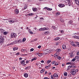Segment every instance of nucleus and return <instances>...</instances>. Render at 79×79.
<instances>
[{
  "mask_svg": "<svg viewBox=\"0 0 79 79\" xmlns=\"http://www.w3.org/2000/svg\"><path fill=\"white\" fill-rule=\"evenodd\" d=\"M10 35L11 38H16V36H17L16 34L14 33H11L10 34Z\"/></svg>",
  "mask_w": 79,
  "mask_h": 79,
  "instance_id": "nucleus-1",
  "label": "nucleus"
},
{
  "mask_svg": "<svg viewBox=\"0 0 79 79\" xmlns=\"http://www.w3.org/2000/svg\"><path fill=\"white\" fill-rule=\"evenodd\" d=\"M70 73H71L72 75H75L76 74V72L75 71V69H71V71Z\"/></svg>",
  "mask_w": 79,
  "mask_h": 79,
  "instance_id": "nucleus-2",
  "label": "nucleus"
},
{
  "mask_svg": "<svg viewBox=\"0 0 79 79\" xmlns=\"http://www.w3.org/2000/svg\"><path fill=\"white\" fill-rule=\"evenodd\" d=\"M5 39L2 36H0V44H3Z\"/></svg>",
  "mask_w": 79,
  "mask_h": 79,
  "instance_id": "nucleus-3",
  "label": "nucleus"
},
{
  "mask_svg": "<svg viewBox=\"0 0 79 79\" xmlns=\"http://www.w3.org/2000/svg\"><path fill=\"white\" fill-rule=\"evenodd\" d=\"M69 55L71 58H73V57H74V52H72L71 53H69Z\"/></svg>",
  "mask_w": 79,
  "mask_h": 79,
  "instance_id": "nucleus-4",
  "label": "nucleus"
},
{
  "mask_svg": "<svg viewBox=\"0 0 79 79\" xmlns=\"http://www.w3.org/2000/svg\"><path fill=\"white\" fill-rule=\"evenodd\" d=\"M70 43L71 44L73 45V46H74V47H76V45L74 44V42L73 41H71L70 42Z\"/></svg>",
  "mask_w": 79,
  "mask_h": 79,
  "instance_id": "nucleus-5",
  "label": "nucleus"
},
{
  "mask_svg": "<svg viewBox=\"0 0 79 79\" xmlns=\"http://www.w3.org/2000/svg\"><path fill=\"white\" fill-rule=\"evenodd\" d=\"M59 6V7H64V4H59V5H58Z\"/></svg>",
  "mask_w": 79,
  "mask_h": 79,
  "instance_id": "nucleus-6",
  "label": "nucleus"
},
{
  "mask_svg": "<svg viewBox=\"0 0 79 79\" xmlns=\"http://www.w3.org/2000/svg\"><path fill=\"white\" fill-rule=\"evenodd\" d=\"M15 14H18L19 13V10L18 9L15 10Z\"/></svg>",
  "mask_w": 79,
  "mask_h": 79,
  "instance_id": "nucleus-7",
  "label": "nucleus"
},
{
  "mask_svg": "<svg viewBox=\"0 0 79 79\" xmlns=\"http://www.w3.org/2000/svg\"><path fill=\"white\" fill-rule=\"evenodd\" d=\"M37 60V57H35L31 59V62H32L33 61H34L35 60Z\"/></svg>",
  "mask_w": 79,
  "mask_h": 79,
  "instance_id": "nucleus-8",
  "label": "nucleus"
},
{
  "mask_svg": "<svg viewBox=\"0 0 79 79\" xmlns=\"http://www.w3.org/2000/svg\"><path fill=\"white\" fill-rule=\"evenodd\" d=\"M18 49V48L17 47L16 48V47H14L13 48V50L14 51H15V50H17Z\"/></svg>",
  "mask_w": 79,
  "mask_h": 79,
  "instance_id": "nucleus-9",
  "label": "nucleus"
},
{
  "mask_svg": "<svg viewBox=\"0 0 79 79\" xmlns=\"http://www.w3.org/2000/svg\"><path fill=\"white\" fill-rule=\"evenodd\" d=\"M75 2H76V3L77 4L79 5V1H78V0H74Z\"/></svg>",
  "mask_w": 79,
  "mask_h": 79,
  "instance_id": "nucleus-10",
  "label": "nucleus"
},
{
  "mask_svg": "<svg viewBox=\"0 0 79 79\" xmlns=\"http://www.w3.org/2000/svg\"><path fill=\"white\" fill-rule=\"evenodd\" d=\"M66 45H65L64 44H63L62 45V48L63 49H66Z\"/></svg>",
  "mask_w": 79,
  "mask_h": 79,
  "instance_id": "nucleus-11",
  "label": "nucleus"
},
{
  "mask_svg": "<svg viewBox=\"0 0 79 79\" xmlns=\"http://www.w3.org/2000/svg\"><path fill=\"white\" fill-rule=\"evenodd\" d=\"M36 55H38L39 56H42V54L41 53H36Z\"/></svg>",
  "mask_w": 79,
  "mask_h": 79,
  "instance_id": "nucleus-12",
  "label": "nucleus"
},
{
  "mask_svg": "<svg viewBox=\"0 0 79 79\" xmlns=\"http://www.w3.org/2000/svg\"><path fill=\"white\" fill-rule=\"evenodd\" d=\"M30 68H31V66L27 67L25 68V69H26V70H27V69H29Z\"/></svg>",
  "mask_w": 79,
  "mask_h": 79,
  "instance_id": "nucleus-13",
  "label": "nucleus"
},
{
  "mask_svg": "<svg viewBox=\"0 0 79 79\" xmlns=\"http://www.w3.org/2000/svg\"><path fill=\"white\" fill-rule=\"evenodd\" d=\"M24 76L25 77H28V75H27V73H25L24 74Z\"/></svg>",
  "mask_w": 79,
  "mask_h": 79,
  "instance_id": "nucleus-14",
  "label": "nucleus"
},
{
  "mask_svg": "<svg viewBox=\"0 0 79 79\" xmlns=\"http://www.w3.org/2000/svg\"><path fill=\"white\" fill-rule=\"evenodd\" d=\"M28 32L30 34H33V32L31 31V30H30V29L28 30Z\"/></svg>",
  "mask_w": 79,
  "mask_h": 79,
  "instance_id": "nucleus-15",
  "label": "nucleus"
},
{
  "mask_svg": "<svg viewBox=\"0 0 79 79\" xmlns=\"http://www.w3.org/2000/svg\"><path fill=\"white\" fill-rule=\"evenodd\" d=\"M24 63H25V61L24 60L22 61H21L22 64H24Z\"/></svg>",
  "mask_w": 79,
  "mask_h": 79,
  "instance_id": "nucleus-16",
  "label": "nucleus"
},
{
  "mask_svg": "<svg viewBox=\"0 0 79 79\" xmlns=\"http://www.w3.org/2000/svg\"><path fill=\"white\" fill-rule=\"evenodd\" d=\"M54 77H57L58 76V75H57L56 73H54Z\"/></svg>",
  "mask_w": 79,
  "mask_h": 79,
  "instance_id": "nucleus-17",
  "label": "nucleus"
},
{
  "mask_svg": "<svg viewBox=\"0 0 79 79\" xmlns=\"http://www.w3.org/2000/svg\"><path fill=\"white\" fill-rule=\"evenodd\" d=\"M15 21V20H8L9 22L10 23H14Z\"/></svg>",
  "mask_w": 79,
  "mask_h": 79,
  "instance_id": "nucleus-18",
  "label": "nucleus"
},
{
  "mask_svg": "<svg viewBox=\"0 0 79 79\" xmlns=\"http://www.w3.org/2000/svg\"><path fill=\"white\" fill-rule=\"evenodd\" d=\"M51 62H52V60H49L47 61V64H49V63H51Z\"/></svg>",
  "mask_w": 79,
  "mask_h": 79,
  "instance_id": "nucleus-19",
  "label": "nucleus"
},
{
  "mask_svg": "<svg viewBox=\"0 0 79 79\" xmlns=\"http://www.w3.org/2000/svg\"><path fill=\"white\" fill-rule=\"evenodd\" d=\"M73 23V21L72 20H70L68 23L69 24H72Z\"/></svg>",
  "mask_w": 79,
  "mask_h": 79,
  "instance_id": "nucleus-20",
  "label": "nucleus"
},
{
  "mask_svg": "<svg viewBox=\"0 0 79 79\" xmlns=\"http://www.w3.org/2000/svg\"><path fill=\"white\" fill-rule=\"evenodd\" d=\"M22 42V40H21L20 39L17 42L18 43H21V42Z\"/></svg>",
  "mask_w": 79,
  "mask_h": 79,
  "instance_id": "nucleus-21",
  "label": "nucleus"
},
{
  "mask_svg": "<svg viewBox=\"0 0 79 79\" xmlns=\"http://www.w3.org/2000/svg\"><path fill=\"white\" fill-rule=\"evenodd\" d=\"M61 49H60L56 50V51H57V52H61Z\"/></svg>",
  "mask_w": 79,
  "mask_h": 79,
  "instance_id": "nucleus-22",
  "label": "nucleus"
},
{
  "mask_svg": "<svg viewBox=\"0 0 79 79\" xmlns=\"http://www.w3.org/2000/svg\"><path fill=\"white\" fill-rule=\"evenodd\" d=\"M44 34L47 35V34H49V31H46L44 32Z\"/></svg>",
  "mask_w": 79,
  "mask_h": 79,
  "instance_id": "nucleus-23",
  "label": "nucleus"
},
{
  "mask_svg": "<svg viewBox=\"0 0 79 79\" xmlns=\"http://www.w3.org/2000/svg\"><path fill=\"white\" fill-rule=\"evenodd\" d=\"M41 29L42 31H44L45 29H47V28L46 27L41 28Z\"/></svg>",
  "mask_w": 79,
  "mask_h": 79,
  "instance_id": "nucleus-24",
  "label": "nucleus"
},
{
  "mask_svg": "<svg viewBox=\"0 0 79 79\" xmlns=\"http://www.w3.org/2000/svg\"><path fill=\"white\" fill-rule=\"evenodd\" d=\"M44 71H45V69H42L40 71L41 73H42L44 72Z\"/></svg>",
  "mask_w": 79,
  "mask_h": 79,
  "instance_id": "nucleus-25",
  "label": "nucleus"
},
{
  "mask_svg": "<svg viewBox=\"0 0 79 79\" xmlns=\"http://www.w3.org/2000/svg\"><path fill=\"white\" fill-rule=\"evenodd\" d=\"M0 32H1L2 33H3V31H4L3 29H0Z\"/></svg>",
  "mask_w": 79,
  "mask_h": 79,
  "instance_id": "nucleus-26",
  "label": "nucleus"
},
{
  "mask_svg": "<svg viewBox=\"0 0 79 79\" xmlns=\"http://www.w3.org/2000/svg\"><path fill=\"white\" fill-rule=\"evenodd\" d=\"M60 38V37H57L55 38V40H59Z\"/></svg>",
  "mask_w": 79,
  "mask_h": 79,
  "instance_id": "nucleus-27",
  "label": "nucleus"
},
{
  "mask_svg": "<svg viewBox=\"0 0 79 79\" xmlns=\"http://www.w3.org/2000/svg\"><path fill=\"white\" fill-rule=\"evenodd\" d=\"M75 58L76 59H77V60H78V59H79V56H76L75 57Z\"/></svg>",
  "mask_w": 79,
  "mask_h": 79,
  "instance_id": "nucleus-28",
  "label": "nucleus"
},
{
  "mask_svg": "<svg viewBox=\"0 0 79 79\" xmlns=\"http://www.w3.org/2000/svg\"><path fill=\"white\" fill-rule=\"evenodd\" d=\"M33 11H37V9L35 8H33Z\"/></svg>",
  "mask_w": 79,
  "mask_h": 79,
  "instance_id": "nucleus-29",
  "label": "nucleus"
},
{
  "mask_svg": "<svg viewBox=\"0 0 79 79\" xmlns=\"http://www.w3.org/2000/svg\"><path fill=\"white\" fill-rule=\"evenodd\" d=\"M29 16H32V15H34V14L31 13L28 14Z\"/></svg>",
  "mask_w": 79,
  "mask_h": 79,
  "instance_id": "nucleus-30",
  "label": "nucleus"
},
{
  "mask_svg": "<svg viewBox=\"0 0 79 79\" xmlns=\"http://www.w3.org/2000/svg\"><path fill=\"white\" fill-rule=\"evenodd\" d=\"M52 28L53 29H56V28L55 26H53Z\"/></svg>",
  "mask_w": 79,
  "mask_h": 79,
  "instance_id": "nucleus-31",
  "label": "nucleus"
},
{
  "mask_svg": "<svg viewBox=\"0 0 79 79\" xmlns=\"http://www.w3.org/2000/svg\"><path fill=\"white\" fill-rule=\"evenodd\" d=\"M56 15H60V12H57L56 13Z\"/></svg>",
  "mask_w": 79,
  "mask_h": 79,
  "instance_id": "nucleus-32",
  "label": "nucleus"
},
{
  "mask_svg": "<svg viewBox=\"0 0 79 79\" xmlns=\"http://www.w3.org/2000/svg\"><path fill=\"white\" fill-rule=\"evenodd\" d=\"M64 76H67V73L65 72L64 73Z\"/></svg>",
  "mask_w": 79,
  "mask_h": 79,
  "instance_id": "nucleus-33",
  "label": "nucleus"
},
{
  "mask_svg": "<svg viewBox=\"0 0 79 79\" xmlns=\"http://www.w3.org/2000/svg\"><path fill=\"white\" fill-rule=\"evenodd\" d=\"M15 44V41L13 42L12 43L9 44V45H13V44Z\"/></svg>",
  "mask_w": 79,
  "mask_h": 79,
  "instance_id": "nucleus-34",
  "label": "nucleus"
},
{
  "mask_svg": "<svg viewBox=\"0 0 79 79\" xmlns=\"http://www.w3.org/2000/svg\"><path fill=\"white\" fill-rule=\"evenodd\" d=\"M72 63L71 62H67L66 63V64H72Z\"/></svg>",
  "mask_w": 79,
  "mask_h": 79,
  "instance_id": "nucleus-35",
  "label": "nucleus"
},
{
  "mask_svg": "<svg viewBox=\"0 0 79 79\" xmlns=\"http://www.w3.org/2000/svg\"><path fill=\"white\" fill-rule=\"evenodd\" d=\"M61 58V57H60V56H58L57 57V59L59 60H60Z\"/></svg>",
  "mask_w": 79,
  "mask_h": 79,
  "instance_id": "nucleus-36",
  "label": "nucleus"
},
{
  "mask_svg": "<svg viewBox=\"0 0 79 79\" xmlns=\"http://www.w3.org/2000/svg\"><path fill=\"white\" fill-rule=\"evenodd\" d=\"M26 49H22L21 50V51L23 52H25L26 51Z\"/></svg>",
  "mask_w": 79,
  "mask_h": 79,
  "instance_id": "nucleus-37",
  "label": "nucleus"
},
{
  "mask_svg": "<svg viewBox=\"0 0 79 79\" xmlns=\"http://www.w3.org/2000/svg\"><path fill=\"white\" fill-rule=\"evenodd\" d=\"M60 21H61V22H62V23H63L64 22V20L63 19H60Z\"/></svg>",
  "mask_w": 79,
  "mask_h": 79,
  "instance_id": "nucleus-38",
  "label": "nucleus"
},
{
  "mask_svg": "<svg viewBox=\"0 0 79 79\" xmlns=\"http://www.w3.org/2000/svg\"><path fill=\"white\" fill-rule=\"evenodd\" d=\"M3 34L4 35H6V34H7V32H4Z\"/></svg>",
  "mask_w": 79,
  "mask_h": 79,
  "instance_id": "nucleus-39",
  "label": "nucleus"
},
{
  "mask_svg": "<svg viewBox=\"0 0 79 79\" xmlns=\"http://www.w3.org/2000/svg\"><path fill=\"white\" fill-rule=\"evenodd\" d=\"M67 2H68V3L69 4H70V1H69V0H66Z\"/></svg>",
  "mask_w": 79,
  "mask_h": 79,
  "instance_id": "nucleus-40",
  "label": "nucleus"
},
{
  "mask_svg": "<svg viewBox=\"0 0 79 79\" xmlns=\"http://www.w3.org/2000/svg\"><path fill=\"white\" fill-rule=\"evenodd\" d=\"M54 57H55V58H56V57L58 56V55H57L56 54H55L54 55Z\"/></svg>",
  "mask_w": 79,
  "mask_h": 79,
  "instance_id": "nucleus-41",
  "label": "nucleus"
},
{
  "mask_svg": "<svg viewBox=\"0 0 79 79\" xmlns=\"http://www.w3.org/2000/svg\"><path fill=\"white\" fill-rule=\"evenodd\" d=\"M26 40V38H23V42H24Z\"/></svg>",
  "mask_w": 79,
  "mask_h": 79,
  "instance_id": "nucleus-42",
  "label": "nucleus"
},
{
  "mask_svg": "<svg viewBox=\"0 0 79 79\" xmlns=\"http://www.w3.org/2000/svg\"><path fill=\"white\" fill-rule=\"evenodd\" d=\"M60 32L62 34H63V33H64V31H63V30H60Z\"/></svg>",
  "mask_w": 79,
  "mask_h": 79,
  "instance_id": "nucleus-43",
  "label": "nucleus"
},
{
  "mask_svg": "<svg viewBox=\"0 0 79 79\" xmlns=\"http://www.w3.org/2000/svg\"><path fill=\"white\" fill-rule=\"evenodd\" d=\"M36 40H37V39H35V40H33L32 42H34L35 41H36Z\"/></svg>",
  "mask_w": 79,
  "mask_h": 79,
  "instance_id": "nucleus-44",
  "label": "nucleus"
},
{
  "mask_svg": "<svg viewBox=\"0 0 79 79\" xmlns=\"http://www.w3.org/2000/svg\"><path fill=\"white\" fill-rule=\"evenodd\" d=\"M75 73L78 72V69H76H76H75Z\"/></svg>",
  "mask_w": 79,
  "mask_h": 79,
  "instance_id": "nucleus-45",
  "label": "nucleus"
},
{
  "mask_svg": "<svg viewBox=\"0 0 79 79\" xmlns=\"http://www.w3.org/2000/svg\"><path fill=\"white\" fill-rule=\"evenodd\" d=\"M72 61H76V59L74 58V59H73L72 60Z\"/></svg>",
  "mask_w": 79,
  "mask_h": 79,
  "instance_id": "nucleus-46",
  "label": "nucleus"
},
{
  "mask_svg": "<svg viewBox=\"0 0 79 79\" xmlns=\"http://www.w3.org/2000/svg\"><path fill=\"white\" fill-rule=\"evenodd\" d=\"M55 65L56 66L57 65H58V64L57 63V62H56L55 63Z\"/></svg>",
  "mask_w": 79,
  "mask_h": 79,
  "instance_id": "nucleus-47",
  "label": "nucleus"
},
{
  "mask_svg": "<svg viewBox=\"0 0 79 79\" xmlns=\"http://www.w3.org/2000/svg\"><path fill=\"white\" fill-rule=\"evenodd\" d=\"M71 68H75V66L71 65Z\"/></svg>",
  "mask_w": 79,
  "mask_h": 79,
  "instance_id": "nucleus-48",
  "label": "nucleus"
},
{
  "mask_svg": "<svg viewBox=\"0 0 79 79\" xmlns=\"http://www.w3.org/2000/svg\"><path fill=\"white\" fill-rule=\"evenodd\" d=\"M70 68H71V65L68 66V69H70Z\"/></svg>",
  "mask_w": 79,
  "mask_h": 79,
  "instance_id": "nucleus-49",
  "label": "nucleus"
},
{
  "mask_svg": "<svg viewBox=\"0 0 79 79\" xmlns=\"http://www.w3.org/2000/svg\"><path fill=\"white\" fill-rule=\"evenodd\" d=\"M30 50L31 52H33V51H34V48H31Z\"/></svg>",
  "mask_w": 79,
  "mask_h": 79,
  "instance_id": "nucleus-50",
  "label": "nucleus"
},
{
  "mask_svg": "<svg viewBox=\"0 0 79 79\" xmlns=\"http://www.w3.org/2000/svg\"><path fill=\"white\" fill-rule=\"evenodd\" d=\"M45 68H46V69H48V68H49V67L48 66H46Z\"/></svg>",
  "mask_w": 79,
  "mask_h": 79,
  "instance_id": "nucleus-51",
  "label": "nucleus"
},
{
  "mask_svg": "<svg viewBox=\"0 0 79 79\" xmlns=\"http://www.w3.org/2000/svg\"><path fill=\"white\" fill-rule=\"evenodd\" d=\"M44 79H49V78L47 77H44Z\"/></svg>",
  "mask_w": 79,
  "mask_h": 79,
  "instance_id": "nucleus-52",
  "label": "nucleus"
},
{
  "mask_svg": "<svg viewBox=\"0 0 79 79\" xmlns=\"http://www.w3.org/2000/svg\"><path fill=\"white\" fill-rule=\"evenodd\" d=\"M19 55V52H18L16 53V55Z\"/></svg>",
  "mask_w": 79,
  "mask_h": 79,
  "instance_id": "nucleus-53",
  "label": "nucleus"
},
{
  "mask_svg": "<svg viewBox=\"0 0 79 79\" xmlns=\"http://www.w3.org/2000/svg\"><path fill=\"white\" fill-rule=\"evenodd\" d=\"M27 8V6H25L24 7V10H26Z\"/></svg>",
  "mask_w": 79,
  "mask_h": 79,
  "instance_id": "nucleus-54",
  "label": "nucleus"
},
{
  "mask_svg": "<svg viewBox=\"0 0 79 79\" xmlns=\"http://www.w3.org/2000/svg\"><path fill=\"white\" fill-rule=\"evenodd\" d=\"M41 62L42 63H44V60H41Z\"/></svg>",
  "mask_w": 79,
  "mask_h": 79,
  "instance_id": "nucleus-55",
  "label": "nucleus"
},
{
  "mask_svg": "<svg viewBox=\"0 0 79 79\" xmlns=\"http://www.w3.org/2000/svg\"><path fill=\"white\" fill-rule=\"evenodd\" d=\"M74 38H75V39H78V37L76 36H75Z\"/></svg>",
  "mask_w": 79,
  "mask_h": 79,
  "instance_id": "nucleus-56",
  "label": "nucleus"
},
{
  "mask_svg": "<svg viewBox=\"0 0 79 79\" xmlns=\"http://www.w3.org/2000/svg\"><path fill=\"white\" fill-rule=\"evenodd\" d=\"M47 10H48V11H50V8H48Z\"/></svg>",
  "mask_w": 79,
  "mask_h": 79,
  "instance_id": "nucleus-57",
  "label": "nucleus"
},
{
  "mask_svg": "<svg viewBox=\"0 0 79 79\" xmlns=\"http://www.w3.org/2000/svg\"><path fill=\"white\" fill-rule=\"evenodd\" d=\"M38 48H41V46H39L38 47Z\"/></svg>",
  "mask_w": 79,
  "mask_h": 79,
  "instance_id": "nucleus-58",
  "label": "nucleus"
},
{
  "mask_svg": "<svg viewBox=\"0 0 79 79\" xmlns=\"http://www.w3.org/2000/svg\"><path fill=\"white\" fill-rule=\"evenodd\" d=\"M38 17V16L37 15H36V17H35V19H37V18Z\"/></svg>",
  "mask_w": 79,
  "mask_h": 79,
  "instance_id": "nucleus-59",
  "label": "nucleus"
},
{
  "mask_svg": "<svg viewBox=\"0 0 79 79\" xmlns=\"http://www.w3.org/2000/svg\"><path fill=\"white\" fill-rule=\"evenodd\" d=\"M39 31H42V28H40V29H39Z\"/></svg>",
  "mask_w": 79,
  "mask_h": 79,
  "instance_id": "nucleus-60",
  "label": "nucleus"
},
{
  "mask_svg": "<svg viewBox=\"0 0 79 79\" xmlns=\"http://www.w3.org/2000/svg\"><path fill=\"white\" fill-rule=\"evenodd\" d=\"M55 63V62H52V64H54Z\"/></svg>",
  "mask_w": 79,
  "mask_h": 79,
  "instance_id": "nucleus-61",
  "label": "nucleus"
},
{
  "mask_svg": "<svg viewBox=\"0 0 79 79\" xmlns=\"http://www.w3.org/2000/svg\"><path fill=\"white\" fill-rule=\"evenodd\" d=\"M29 63V61L27 60V61H26V63Z\"/></svg>",
  "mask_w": 79,
  "mask_h": 79,
  "instance_id": "nucleus-62",
  "label": "nucleus"
},
{
  "mask_svg": "<svg viewBox=\"0 0 79 79\" xmlns=\"http://www.w3.org/2000/svg\"><path fill=\"white\" fill-rule=\"evenodd\" d=\"M62 66H64V64H62Z\"/></svg>",
  "mask_w": 79,
  "mask_h": 79,
  "instance_id": "nucleus-63",
  "label": "nucleus"
},
{
  "mask_svg": "<svg viewBox=\"0 0 79 79\" xmlns=\"http://www.w3.org/2000/svg\"><path fill=\"white\" fill-rule=\"evenodd\" d=\"M77 55H79V52H77Z\"/></svg>",
  "mask_w": 79,
  "mask_h": 79,
  "instance_id": "nucleus-64",
  "label": "nucleus"
}]
</instances>
